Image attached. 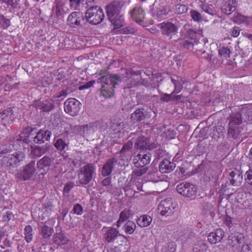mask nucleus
<instances>
[{
	"label": "nucleus",
	"instance_id": "f257e3e1",
	"mask_svg": "<svg viewBox=\"0 0 252 252\" xmlns=\"http://www.w3.org/2000/svg\"><path fill=\"white\" fill-rule=\"evenodd\" d=\"M122 82L121 77L117 74H106L97 79V82L101 84L100 95L105 98L113 96L116 85Z\"/></svg>",
	"mask_w": 252,
	"mask_h": 252
},
{
	"label": "nucleus",
	"instance_id": "f03ea898",
	"mask_svg": "<svg viewBox=\"0 0 252 252\" xmlns=\"http://www.w3.org/2000/svg\"><path fill=\"white\" fill-rule=\"evenodd\" d=\"M26 158L25 154L18 151L12 154L0 156V165L2 169L13 172L14 169L20 166Z\"/></svg>",
	"mask_w": 252,
	"mask_h": 252
},
{
	"label": "nucleus",
	"instance_id": "7ed1b4c3",
	"mask_svg": "<svg viewBox=\"0 0 252 252\" xmlns=\"http://www.w3.org/2000/svg\"><path fill=\"white\" fill-rule=\"evenodd\" d=\"M85 19L91 25H96L102 22L105 15L103 9L98 6L89 7L85 12Z\"/></svg>",
	"mask_w": 252,
	"mask_h": 252
},
{
	"label": "nucleus",
	"instance_id": "20e7f679",
	"mask_svg": "<svg viewBox=\"0 0 252 252\" xmlns=\"http://www.w3.org/2000/svg\"><path fill=\"white\" fill-rule=\"evenodd\" d=\"M96 168L92 163H88L79 169L78 174L79 183L81 185L88 184L95 176Z\"/></svg>",
	"mask_w": 252,
	"mask_h": 252
},
{
	"label": "nucleus",
	"instance_id": "39448f33",
	"mask_svg": "<svg viewBox=\"0 0 252 252\" xmlns=\"http://www.w3.org/2000/svg\"><path fill=\"white\" fill-rule=\"evenodd\" d=\"M35 161L32 160L22 167V169L17 172L15 178L21 181H27L32 179L36 173Z\"/></svg>",
	"mask_w": 252,
	"mask_h": 252
},
{
	"label": "nucleus",
	"instance_id": "423d86ee",
	"mask_svg": "<svg viewBox=\"0 0 252 252\" xmlns=\"http://www.w3.org/2000/svg\"><path fill=\"white\" fill-rule=\"evenodd\" d=\"M247 137L244 128L242 126H229L227 129V139L229 141L240 143Z\"/></svg>",
	"mask_w": 252,
	"mask_h": 252
},
{
	"label": "nucleus",
	"instance_id": "0eeeda50",
	"mask_svg": "<svg viewBox=\"0 0 252 252\" xmlns=\"http://www.w3.org/2000/svg\"><path fill=\"white\" fill-rule=\"evenodd\" d=\"M151 111L143 107L136 109L130 115V120L134 124L150 122Z\"/></svg>",
	"mask_w": 252,
	"mask_h": 252
},
{
	"label": "nucleus",
	"instance_id": "6e6552de",
	"mask_svg": "<svg viewBox=\"0 0 252 252\" xmlns=\"http://www.w3.org/2000/svg\"><path fill=\"white\" fill-rule=\"evenodd\" d=\"M156 9L154 12L153 16L157 19H164L170 11V8L165 0H156L154 4Z\"/></svg>",
	"mask_w": 252,
	"mask_h": 252
},
{
	"label": "nucleus",
	"instance_id": "1a4fd4ad",
	"mask_svg": "<svg viewBox=\"0 0 252 252\" xmlns=\"http://www.w3.org/2000/svg\"><path fill=\"white\" fill-rule=\"evenodd\" d=\"M177 192L182 196L190 198L195 196L197 193V188L192 184L188 182H182L176 187Z\"/></svg>",
	"mask_w": 252,
	"mask_h": 252
},
{
	"label": "nucleus",
	"instance_id": "9d476101",
	"mask_svg": "<svg viewBox=\"0 0 252 252\" xmlns=\"http://www.w3.org/2000/svg\"><path fill=\"white\" fill-rule=\"evenodd\" d=\"M176 207V204L174 203L170 198H166L161 201L158 210L161 216L168 217L174 213Z\"/></svg>",
	"mask_w": 252,
	"mask_h": 252
},
{
	"label": "nucleus",
	"instance_id": "9b49d317",
	"mask_svg": "<svg viewBox=\"0 0 252 252\" xmlns=\"http://www.w3.org/2000/svg\"><path fill=\"white\" fill-rule=\"evenodd\" d=\"M81 103L77 99L70 98L64 103V111L71 116H76L80 110Z\"/></svg>",
	"mask_w": 252,
	"mask_h": 252
},
{
	"label": "nucleus",
	"instance_id": "f8f14e48",
	"mask_svg": "<svg viewBox=\"0 0 252 252\" xmlns=\"http://www.w3.org/2000/svg\"><path fill=\"white\" fill-rule=\"evenodd\" d=\"M158 144L150 143V139L144 136L138 137L135 140L134 148L137 150L145 151L156 148Z\"/></svg>",
	"mask_w": 252,
	"mask_h": 252
},
{
	"label": "nucleus",
	"instance_id": "ddd939ff",
	"mask_svg": "<svg viewBox=\"0 0 252 252\" xmlns=\"http://www.w3.org/2000/svg\"><path fill=\"white\" fill-rule=\"evenodd\" d=\"M85 16L80 12H73L69 14L67 18V24L71 27H82L85 22Z\"/></svg>",
	"mask_w": 252,
	"mask_h": 252
},
{
	"label": "nucleus",
	"instance_id": "4468645a",
	"mask_svg": "<svg viewBox=\"0 0 252 252\" xmlns=\"http://www.w3.org/2000/svg\"><path fill=\"white\" fill-rule=\"evenodd\" d=\"M160 29L161 34L169 38L175 35L178 32V27L171 22H163L158 25Z\"/></svg>",
	"mask_w": 252,
	"mask_h": 252
},
{
	"label": "nucleus",
	"instance_id": "2eb2a0df",
	"mask_svg": "<svg viewBox=\"0 0 252 252\" xmlns=\"http://www.w3.org/2000/svg\"><path fill=\"white\" fill-rule=\"evenodd\" d=\"M105 229L103 234V240L104 241L108 243H113L118 236H122L125 239H126V237L123 234H120L118 230L112 227H103V230Z\"/></svg>",
	"mask_w": 252,
	"mask_h": 252
},
{
	"label": "nucleus",
	"instance_id": "dca6fc26",
	"mask_svg": "<svg viewBox=\"0 0 252 252\" xmlns=\"http://www.w3.org/2000/svg\"><path fill=\"white\" fill-rule=\"evenodd\" d=\"M123 4L120 1H113L109 4L106 7V13L108 19L114 20V17H118L120 14V11Z\"/></svg>",
	"mask_w": 252,
	"mask_h": 252
},
{
	"label": "nucleus",
	"instance_id": "f3484780",
	"mask_svg": "<svg viewBox=\"0 0 252 252\" xmlns=\"http://www.w3.org/2000/svg\"><path fill=\"white\" fill-rule=\"evenodd\" d=\"M32 105L36 109L42 110L44 112H49L55 107L54 101L50 99L43 101L40 99L35 100L33 101Z\"/></svg>",
	"mask_w": 252,
	"mask_h": 252
},
{
	"label": "nucleus",
	"instance_id": "a211bd4d",
	"mask_svg": "<svg viewBox=\"0 0 252 252\" xmlns=\"http://www.w3.org/2000/svg\"><path fill=\"white\" fill-rule=\"evenodd\" d=\"M132 19L142 26H144L145 22V13L144 10L140 7H136L129 12Z\"/></svg>",
	"mask_w": 252,
	"mask_h": 252
},
{
	"label": "nucleus",
	"instance_id": "6ab92c4d",
	"mask_svg": "<svg viewBox=\"0 0 252 252\" xmlns=\"http://www.w3.org/2000/svg\"><path fill=\"white\" fill-rule=\"evenodd\" d=\"M151 154L147 153L144 154H138L133 158V163L137 168L146 167V165L150 162Z\"/></svg>",
	"mask_w": 252,
	"mask_h": 252
},
{
	"label": "nucleus",
	"instance_id": "aec40b11",
	"mask_svg": "<svg viewBox=\"0 0 252 252\" xmlns=\"http://www.w3.org/2000/svg\"><path fill=\"white\" fill-rule=\"evenodd\" d=\"M245 113V109H241L237 112L232 113L230 116V121L229 122V126L234 127L238 126H241L243 120L246 121V119L243 116Z\"/></svg>",
	"mask_w": 252,
	"mask_h": 252
},
{
	"label": "nucleus",
	"instance_id": "412c9836",
	"mask_svg": "<svg viewBox=\"0 0 252 252\" xmlns=\"http://www.w3.org/2000/svg\"><path fill=\"white\" fill-rule=\"evenodd\" d=\"M52 133L48 129L38 130L34 137H32L34 143L41 144L50 140Z\"/></svg>",
	"mask_w": 252,
	"mask_h": 252
},
{
	"label": "nucleus",
	"instance_id": "4be33fe9",
	"mask_svg": "<svg viewBox=\"0 0 252 252\" xmlns=\"http://www.w3.org/2000/svg\"><path fill=\"white\" fill-rule=\"evenodd\" d=\"M237 0H223L221 5V10L224 14L229 15L236 9Z\"/></svg>",
	"mask_w": 252,
	"mask_h": 252
},
{
	"label": "nucleus",
	"instance_id": "5701e85b",
	"mask_svg": "<svg viewBox=\"0 0 252 252\" xmlns=\"http://www.w3.org/2000/svg\"><path fill=\"white\" fill-rule=\"evenodd\" d=\"M14 119V115L10 108L5 109L0 113V122L4 126H6L7 124H12Z\"/></svg>",
	"mask_w": 252,
	"mask_h": 252
},
{
	"label": "nucleus",
	"instance_id": "b1692460",
	"mask_svg": "<svg viewBox=\"0 0 252 252\" xmlns=\"http://www.w3.org/2000/svg\"><path fill=\"white\" fill-rule=\"evenodd\" d=\"M52 162L51 158L47 156H44L37 161L36 165L38 168L39 170H43L41 173V174H45L49 170Z\"/></svg>",
	"mask_w": 252,
	"mask_h": 252
},
{
	"label": "nucleus",
	"instance_id": "393cba45",
	"mask_svg": "<svg viewBox=\"0 0 252 252\" xmlns=\"http://www.w3.org/2000/svg\"><path fill=\"white\" fill-rule=\"evenodd\" d=\"M176 167V164L168 159H164L159 163V171L161 173H168L172 172Z\"/></svg>",
	"mask_w": 252,
	"mask_h": 252
},
{
	"label": "nucleus",
	"instance_id": "a878e982",
	"mask_svg": "<svg viewBox=\"0 0 252 252\" xmlns=\"http://www.w3.org/2000/svg\"><path fill=\"white\" fill-rule=\"evenodd\" d=\"M117 162L118 160L116 158H112L108 159L103 165L101 171L102 175L103 176H107L110 175Z\"/></svg>",
	"mask_w": 252,
	"mask_h": 252
},
{
	"label": "nucleus",
	"instance_id": "bb28decb",
	"mask_svg": "<svg viewBox=\"0 0 252 252\" xmlns=\"http://www.w3.org/2000/svg\"><path fill=\"white\" fill-rule=\"evenodd\" d=\"M74 130L77 131L76 133L78 134L84 136L85 135L95 130V124L90 123L87 125L75 126Z\"/></svg>",
	"mask_w": 252,
	"mask_h": 252
},
{
	"label": "nucleus",
	"instance_id": "cd10ccee",
	"mask_svg": "<svg viewBox=\"0 0 252 252\" xmlns=\"http://www.w3.org/2000/svg\"><path fill=\"white\" fill-rule=\"evenodd\" d=\"M224 231L221 229H218L214 232H212L208 235V241L211 244H214L221 241L224 236Z\"/></svg>",
	"mask_w": 252,
	"mask_h": 252
},
{
	"label": "nucleus",
	"instance_id": "c85d7f7f",
	"mask_svg": "<svg viewBox=\"0 0 252 252\" xmlns=\"http://www.w3.org/2000/svg\"><path fill=\"white\" fill-rule=\"evenodd\" d=\"M229 180L232 186H238L243 181L242 172L239 170L232 171L229 173Z\"/></svg>",
	"mask_w": 252,
	"mask_h": 252
},
{
	"label": "nucleus",
	"instance_id": "c756f323",
	"mask_svg": "<svg viewBox=\"0 0 252 252\" xmlns=\"http://www.w3.org/2000/svg\"><path fill=\"white\" fill-rule=\"evenodd\" d=\"M68 241V239L62 231L59 232H56L53 235V241L58 246L65 245Z\"/></svg>",
	"mask_w": 252,
	"mask_h": 252
},
{
	"label": "nucleus",
	"instance_id": "7c9ffc66",
	"mask_svg": "<svg viewBox=\"0 0 252 252\" xmlns=\"http://www.w3.org/2000/svg\"><path fill=\"white\" fill-rule=\"evenodd\" d=\"M178 42L180 47L184 49L191 50L194 49V43L193 41L190 40L189 37H184L179 38Z\"/></svg>",
	"mask_w": 252,
	"mask_h": 252
},
{
	"label": "nucleus",
	"instance_id": "2f4dec72",
	"mask_svg": "<svg viewBox=\"0 0 252 252\" xmlns=\"http://www.w3.org/2000/svg\"><path fill=\"white\" fill-rule=\"evenodd\" d=\"M125 127V123L124 121L120 119H114L111 122L110 130L116 133L120 132Z\"/></svg>",
	"mask_w": 252,
	"mask_h": 252
},
{
	"label": "nucleus",
	"instance_id": "473e14b6",
	"mask_svg": "<svg viewBox=\"0 0 252 252\" xmlns=\"http://www.w3.org/2000/svg\"><path fill=\"white\" fill-rule=\"evenodd\" d=\"M68 140L59 138L55 141L54 146L58 150L65 152L68 149Z\"/></svg>",
	"mask_w": 252,
	"mask_h": 252
},
{
	"label": "nucleus",
	"instance_id": "72a5a7b5",
	"mask_svg": "<svg viewBox=\"0 0 252 252\" xmlns=\"http://www.w3.org/2000/svg\"><path fill=\"white\" fill-rule=\"evenodd\" d=\"M54 229L47 225H43L40 227V234L44 239H48L54 233Z\"/></svg>",
	"mask_w": 252,
	"mask_h": 252
},
{
	"label": "nucleus",
	"instance_id": "f704fd0d",
	"mask_svg": "<svg viewBox=\"0 0 252 252\" xmlns=\"http://www.w3.org/2000/svg\"><path fill=\"white\" fill-rule=\"evenodd\" d=\"M152 218L146 215L140 216L136 220L137 224L140 227L149 226L152 221Z\"/></svg>",
	"mask_w": 252,
	"mask_h": 252
},
{
	"label": "nucleus",
	"instance_id": "c9c22d12",
	"mask_svg": "<svg viewBox=\"0 0 252 252\" xmlns=\"http://www.w3.org/2000/svg\"><path fill=\"white\" fill-rule=\"evenodd\" d=\"M212 137L214 138L223 137L225 133V127L222 126H218L213 127Z\"/></svg>",
	"mask_w": 252,
	"mask_h": 252
},
{
	"label": "nucleus",
	"instance_id": "e433bc0d",
	"mask_svg": "<svg viewBox=\"0 0 252 252\" xmlns=\"http://www.w3.org/2000/svg\"><path fill=\"white\" fill-rule=\"evenodd\" d=\"M135 223L132 220H128L122 227V230L126 234H132L136 228Z\"/></svg>",
	"mask_w": 252,
	"mask_h": 252
},
{
	"label": "nucleus",
	"instance_id": "4c0bfd02",
	"mask_svg": "<svg viewBox=\"0 0 252 252\" xmlns=\"http://www.w3.org/2000/svg\"><path fill=\"white\" fill-rule=\"evenodd\" d=\"M131 214V211L129 210L125 209L122 211L120 214L119 219L117 221L116 225L119 227L121 225V223L126 221L129 217Z\"/></svg>",
	"mask_w": 252,
	"mask_h": 252
},
{
	"label": "nucleus",
	"instance_id": "58836bf2",
	"mask_svg": "<svg viewBox=\"0 0 252 252\" xmlns=\"http://www.w3.org/2000/svg\"><path fill=\"white\" fill-rule=\"evenodd\" d=\"M133 144L132 141L129 140L123 146L120 153L123 156H130L131 154V150L132 149Z\"/></svg>",
	"mask_w": 252,
	"mask_h": 252
},
{
	"label": "nucleus",
	"instance_id": "ea45409f",
	"mask_svg": "<svg viewBox=\"0 0 252 252\" xmlns=\"http://www.w3.org/2000/svg\"><path fill=\"white\" fill-rule=\"evenodd\" d=\"M38 129L35 126L31 125L23 128L22 134L26 135L27 136H32L34 134H36Z\"/></svg>",
	"mask_w": 252,
	"mask_h": 252
},
{
	"label": "nucleus",
	"instance_id": "a19ab883",
	"mask_svg": "<svg viewBox=\"0 0 252 252\" xmlns=\"http://www.w3.org/2000/svg\"><path fill=\"white\" fill-rule=\"evenodd\" d=\"M206 42L204 39H199L194 43V49L195 50L196 54L199 56V53L205 50Z\"/></svg>",
	"mask_w": 252,
	"mask_h": 252
},
{
	"label": "nucleus",
	"instance_id": "79ce46f5",
	"mask_svg": "<svg viewBox=\"0 0 252 252\" xmlns=\"http://www.w3.org/2000/svg\"><path fill=\"white\" fill-rule=\"evenodd\" d=\"M109 21L113 24L116 28H119L123 26L124 23V18L123 15L119 14L118 17H114V20L112 19H109Z\"/></svg>",
	"mask_w": 252,
	"mask_h": 252
},
{
	"label": "nucleus",
	"instance_id": "37998d69",
	"mask_svg": "<svg viewBox=\"0 0 252 252\" xmlns=\"http://www.w3.org/2000/svg\"><path fill=\"white\" fill-rule=\"evenodd\" d=\"M198 201L200 204L201 208L203 210L210 211L213 209V205L211 203L209 202L206 199H203L202 197H199Z\"/></svg>",
	"mask_w": 252,
	"mask_h": 252
},
{
	"label": "nucleus",
	"instance_id": "c03bdc74",
	"mask_svg": "<svg viewBox=\"0 0 252 252\" xmlns=\"http://www.w3.org/2000/svg\"><path fill=\"white\" fill-rule=\"evenodd\" d=\"M49 150V146L45 145L43 146H36L34 148V151L37 156L40 157L45 154Z\"/></svg>",
	"mask_w": 252,
	"mask_h": 252
},
{
	"label": "nucleus",
	"instance_id": "a18cd8bd",
	"mask_svg": "<svg viewBox=\"0 0 252 252\" xmlns=\"http://www.w3.org/2000/svg\"><path fill=\"white\" fill-rule=\"evenodd\" d=\"M32 227L30 225L26 226L24 229V234L25 235V238L27 243H30L32 239Z\"/></svg>",
	"mask_w": 252,
	"mask_h": 252
},
{
	"label": "nucleus",
	"instance_id": "49530a36",
	"mask_svg": "<svg viewBox=\"0 0 252 252\" xmlns=\"http://www.w3.org/2000/svg\"><path fill=\"white\" fill-rule=\"evenodd\" d=\"M206 245L202 241H199L193 246L192 250L193 252H203L206 249Z\"/></svg>",
	"mask_w": 252,
	"mask_h": 252
},
{
	"label": "nucleus",
	"instance_id": "de8ad7c7",
	"mask_svg": "<svg viewBox=\"0 0 252 252\" xmlns=\"http://www.w3.org/2000/svg\"><path fill=\"white\" fill-rule=\"evenodd\" d=\"M83 213V208L82 206L79 203L75 204L73 209L70 212V214H76L77 215L81 216Z\"/></svg>",
	"mask_w": 252,
	"mask_h": 252
},
{
	"label": "nucleus",
	"instance_id": "09e8293b",
	"mask_svg": "<svg viewBox=\"0 0 252 252\" xmlns=\"http://www.w3.org/2000/svg\"><path fill=\"white\" fill-rule=\"evenodd\" d=\"M198 35L196 31L192 29H189L187 32L185 37H189L190 40L195 42L199 39L197 38Z\"/></svg>",
	"mask_w": 252,
	"mask_h": 252
},
{
	"label": "nucleus",
	"instance_id": "8fccbe9b",
	"mask_svg": "<svg viewBox=\"0 0 252 252\" xmlns=\"http://www.w3.org/2000/svg\"><path fill=\"white\" fill-rule=\"evenodd\" d=\"M10 26V20L5 18L4 15H0V28L3 29H6Z\"/></svg>",
	"mask_w": 252,
	"mask_h": 252
},
{
	"label": "nucleus",
	"instance_id": "3c124183",
	"mask_svg": "<svg viewBox=\"0 0 252 252\" xmlns=\"http://www.w3.org/2000/svg\"><path fill=\"white\" fill-rule=\"evenodd\" d=\"M188 7L185 4H177L175 5V12L177 14H182L187 12Z\"/></svg>",
	"mask_w": 252,
	"mask_h": 252
},
{
	"label": "nucleus",
	"instance_id": "603ef678",
	"mask_svg": "<svg viewBox=\"0 0 252 252\" xmlns=\"http://www.w3.org/2000/svg\"><path fill=\"white\" fill-rule=\"evenodd\" d=\"M219 54L226 59L230 57V50L227 47H222L218 50Z\"/></svg>",
	"mask_w": 252,
	"mask_h": 252
},
{
	"label": "nucleus",
	"instance_id": "864d4df0",
	"mask_svg": "<svg viewBox=\"0 0 252 252\" xmlns=\"http://www.w3.org/2000/svg\"><path fill=\"white\" fill-rule=\"evenodd\" d=\"M190 14L194 21L199 22L202 19V16L201 14L195 10H191L190 11Z\"/></svg>",
	"mask_w": 252,
	"mask_h": 252
},
{
	"label": "nucleus",
	"instance_id": "5fc2aeb1",
	"mask_svg": "<svg viewBox=\"0 0 252 252\" xmlns=\"http://www.w3.org/2000/svg\"><path fill=\"white\" fill-rule=\"evenodd\" d=\"M120 33L123 34H134L137 30L131 26H127L120 30Z\"/></svg>",
	"mask_w": 252,
	"mask_h": 252
},
{
	"label": "nucleus",
	"instance_id": "6e6d98bb",
	"mask_svg": "<svg viewBox=\"0 0 252 252\" xmlns=\"http://www.w3.org/2000/svg\"><path fill=\"white\" fill-rule=\"evenodd\" d=\"M133 184L132 185L131 183L128 182L127 185H125L124 187V190L125 192V194L126 196L130 195L132 196L133 195Z\"/></svg>",
	"mask_w": 252,
	"mask_h": 252
},
{
	"label": "nucleus",
	"instance_id": "4d7b16f0",
	"mask_svg": "<svg viewBox=\"0 0 252 252\" xmlns=\"http://www.w3.org/2000/svg\"><path fill=\"white\" fill-rule=\"evenodd\" d=\"M148 170V167H141L138 168V169H136L133 171L132 174L134 176L138 177L143 175L145 174L147 170Z\"/></svg>",
	"mask_w": 252,
	"mask_h": 252
},
{
	"label": "nucleus",
	"instance_id": "13d9d810",
	"mask_svg": "<svg viewBox=\"0 0 252 252\" xmlns=\"http://www.w3.org/2000/svg\"><path fill=\"white\" fill-rule=\"evenodd\" d=\"M245 181L248 185L252 186V169H250L245 174Z\"/></svg>",
	"mask_w": 252,
	"mask_h": 252
},
{
	"label": "nucleus",
	"instance_id": "bf43d9fd",
	"mask_svg": "<svg viewBox=\"0 0 252 252\" xmlns=\"http://www.w3.org/2000/svg\"><path fill=\"white\" fill-rule=\"evenodd\" d=\"M240 252H252V243H249L243 245Z\"/></svg>",
	"mask_w": 252,
	"mask_h": 252
},
{
	"label": "nucleus",
	"instance_id": "052dcab7",
	"mask_svg": "<svg viewBox=\"0 0 252 252\" xmlns=\"http://www.w3.org/2000/svg\"><path fill=\"white\" fill-rule=\"evenodd\" d=\"M202 8L205 12L210 15H213L215 14V11L213 8L212 5H203Z\"/></svg>",
	"mask_w": 252,
	"mask_h": 252
},
{
	"label": "nucleus",
	"instance_id": "680f3d73",
	"mask_svg": "<svg viewBox=\"0 0 252 252\" xmlns=\"http://www.w3.org/2000/svg\"><path fill=\"white\" fill-rule=\"evenodd\" d=\"M158 174V170L157 168H152L148 172V176L149 178L153 180L155 179V176Z\"/></svg>",
	"mask_w": 252,
	"mask_h": 252
},
{
	"label": "nucleus",
	"instance_id": "e2e57ef3",
	"mask_svg": "<svg viewBox=\"0 0 252 252\" xmlns=\"http://www.w3.org/2000/svg\"><path fill=\"white\" fill-rule=\"evenodd\" d=\"M244 115L246 116V120L248 121H252V108H250L249 109H245Z\"/></svg>",
	"mask_w": 252,
	"mask_h": 252
},
{
	"label": "nucleus",
	"instance_id": "0e129e2a",
	"mask_svg": "<svg viewBox=\"0 0 252 252\" xmlns=\"http://www.w3.org/2000/svg\"><path fill=\"white\" fill-rule=\"evenodd\" d=\"M94 83H95V81L94 80L89 81L86 84L79 86L78 89L79 90H83L84 89H88L93 86Z\"/></svg>",
	"mask_w": 252,
	"mask_h": 252
},
{
	"label": "nucleus",
	"instance_id": "69168bd1",
	"mask_svg": "<svg viewBox=\"0 0 252 252\" xmlns=\"http://www.w3.org/2000/svg\"><path fill=\"white\" fill-rule=\"evenodd\" d=\"M200 53V57L201 58L206 60L208 61H210L212 60V54H210L208 53H206L205 50Z\"/></svg>",
	"mask_w": 252,
	"mask_h": 252
},
{
	"label": "nucleus",
	"instance_id": "338daca9",
	"mask_svg": "<svg viewBox=\"0 0 252 252\" xmlns=\"http://www.w3.org/2000/svg\"><path fill=\"white\" fill-rule=\"evenodd\" d=\"M240 30L239 27L235 26L230 32V35L234 37H237L240 33Z\"/></svg>",
	"mask_w": 252,
	"mask_h": 252
},
{
	"label": "nucleus",
	"instance_id": "774afa93",
	"mask_svg": "<svg viewBox=\"0 0 252 252\" xmlns=\"http://www.w3.org/2000/svg\"><path fill=\"white\" fill-rule=\"evenodd\" d=\"M176 245L174 242H170L168 244L166 250L168 252H175Z\"/></svg>",
	"mask_w": 252,
	"mask_h": 252
}]
</instances>
